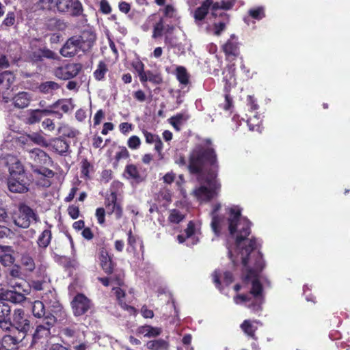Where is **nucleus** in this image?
<instances>
[{"instance_id": "1", "label": "nucleus", "mask_w": 350, "mask_h": 350, "mask_svg": "<svg viewBox=\"0 0 350 350\" xmlns=\"http://www.w3.org/2000/svg\"><path fill=\"white\" fill-rule=\"evenodd\" d=\"M228 213V231L230 236H235L236 246L241 250V263L246 267L251 254L257 248L256 237L248 239L252 232V223L247 218L241 217V212L238 207L230 208Z\"/></svg>"}, {"instance_id": "2", "label": "nucleus", "mask_w": 350, "mask_h": 350, "mask_svg": "<svg viewBox=\"0 0 350 350\" xmlns=\"http://www.w3.org/2000/svg\"><path fill=\"white\" fill-rule=\"evenodd\" d=\"M187 168L190 174L202 177L203 170L205 176H210L215 172L217 176L219 165L217 154L213 148L202 146L195 147L190 152Z\"/></svg>"}, {"instance_id": "3", "label": "nucleus", "mask_w": 350, "mask_h": 350, "mask_svg": "<svg viewBox=\"0 0 350 350\" xmlns=\"http://www.w3.org/2000/svg\"><path fill=\"white\" fill-rule=\"evenodd\" d=\"M7 167L10 176L8 187L12 193H25L29 190V184L24 167L18 159L12 154H0V167Z\"/></svg>"}, {"instance_id": "4", "label": "nucleus", "mask_w": 350, "mask_h": 350, "mask_svg": "<svg viewBox=\"0 0 350 350\" xmlns=\"http://www.w3.org/2000/svg\"><path fill=\"white\" fill-rule=\"evenodd\" d=\"M38 5L42 9L77 17L83 14V5L79 0H39Z\"/></svg>"}, {"instance_id": "5", "label": "nucleus", "mask_w": 350, "mask_h": 350, "mask_svg": "<svg viewBox=\"0 0 350 350\" xmlns=\"http://www.w3.org/2000/svg\"><path fill=\"white\" fill-rule=\"evenodd\" d=\"M243 284L251 283L252 287L250 291V295L253 297V301L247 305V307L253 311L261 310V304L263 301V286L260 281L258 273L252 269H247L245 273L241 276Z\"/></svg>"}, {"instance_id": "6", "label": "nucleus", "mask_w": 350, "mask_h": 350, "mask_svg": "<svg viewBox=\"0 0 350 350\" xmlns=\"http://www.w3.org/2000/svg\"><path fill=\"white\" fill-rule=\"evenodd\" d=\"M111 292L116 297L118 305L124 310L135 312V308L126 302V291L128 288L124 282V273L122 271H113V263L111 260Z\"/></svg>"}, {"instance_id": "7", "label": "nucleus", "mask_w": 350, "mask_h": 350, "mask_svg": "<svg viewBox=\"0 0 350 350\" xmlns=\"http://www.w3.org/2000/svg\"><path fill=\"white\" fill-rule=\"evenodd\" d=\"M217 176L215 172H211L210 176L198 178L199 180H204L209 186L207 187L201 185L193 191L192 194L198 201L208 202L219 194L221 184L217 179Z\"/></svg>"}, {"instance_id": "8", "label": "nucleus", "mask_w": 350, "mask_h": 350, "mask_svg": "<svg viewBox=\"0 0 350 350\" xmlns=\"http://www.w3.org/2000/svg\"><path fill=\"white\" fill-rule=\"evenodd\" d=\"M235 64H230L227 65L222 72L224 75L223 82H224V91L225 92V101L224 103L220 105V107L225 111H230L233 107V100L230 94V92L235 81Z\"/></svg>"}, {"instance_id": "9", "label": "nucleus", "mask_w": 350, "mask_h": 350, "mask_svg": "<svg viewBox=\"0 0 350 350\" xmlns=\"http://www.w3.org/2000/svg\"><path fill=\"white\" fill-rule=\"evenodd\" d=\"M56 319L53 315H47L44 317L42 322L38 324L33 335L34 342L46 338L51 335V328L54 325Z\"/></svg>"}, {"instance_id": "10", "label": "nucleus", "mask_w": 350, "mask_h": 350, "mask_svg": "<svg viewBox=\"0 0 350 350\" xmlns=\"http://www.w3.org/2000/svg\"><path fill=\"white\" fill-rule=\"evenodd\" d=\"M37 216L33 211L27 205H21L19 208V215L14 219L16 226L27 228L32 221H36Z\"/></svg>"}, {"instance_id": "11", "label": "nucleus", "mask_w": 350, "mask_h": 350, "mask_svg": "<svg viewBox=\"0 0 350 350\" xmlns=\"http://www.w3.org/2000/svg\"><path fill=\"white\" fill-rule=\"evenodd\" d=\"M82 68L80 64H68L59 66L54 70L56 77L62 80H69L76 77Z\"/></svg>"}, {"instance_id": "12", "label": "nucleus", "mask_w": 350, "mask_h": 350, "mask_svg": "<svg viewBox=\"0 0 350 350\" xmlns=\"http://www.w3.org/2000/svg\"><path fill=\"white\" fill-rule=\"evenodd\" d=\"M43 114H55L57 118L61 117V114L52 110L30 109L27 110L21 116L22 121L26 124H34L39 122Z\"/></svg>"}, {"instance_id": "13", "label": "nucleus", "mask_w": 350, "mask_h": 350, "mask_svg": "<svg viewBox=\"0 0 350 350\" xmlns=\"http://www.w3.org/2000/svg\"><path fill=\"white\" fill-rule=\"evenodd\" d=\"M236 36L232 35L230 38L221 46L226 59L228 62L235 60L240 55L239 44L237 40H234Z\"/></svg>"}, {"instance_id": "14", "label": "nucleus", "mask_w": 350, "mask_h": 350, "mask_svg": "<svg viewBox=\"0 0 350 350\" xmlns=\"http://www.w3.org/2000/svg\"><path fill=\"white\" fill-rule=\"evenodd\" d=\"M13 326L19 332L26 334L30 329V322L25 317L24 310L16 309L13 315Z\"/></svg>"}, {"instance_id": "15", "label": "nucleus", "mask_w": 350, "mask_h": 350, "mask_svg": "<svg viewBox=\"0 0 350 350\" xmlns=\"http://www.w3.org/2000/svg\"><path fill=\"white\" fill-rule=\"evenodd\" d=\"M71 304L75 316H81L85 314L90 308V299L83 294L77 295Z\"/></svg>"}, {"instance_id": "16", "label": "nucleus", "mask_w": 350, "mask_h": 350, "mask_svg": "<svg viewBox=\"0 0 350 350\" xmlns=\"http://www.w3.org/2000/svg\"><path fill=\"white\" fill-rule=\"evenodd\" d=\"M81 51L80 40L77 37L69 38L60 50V53L66 57L75 56L78 51Z\"/></svg>"}, {"instance_id": "17", "label": "nucleus", "mask_w": 350, "mask_h": 350, "mask_svg": "<svg viewBox=\"0 0 350 350\" xmlns=\"http://www.w3.org/2000/svg\"><path fill=\"white\" fill-rule=\"evenodd\" d=\"M32 99V94L27 92H20L12 96L11 102L14 107L23 109L29 107Z\"/></svg>"}, {"instance_id": "18", "label": "nucleus", "mask_w": 350, "mask_h": 350, "mask_svg": "<svg viewBox=\"0 0 350 350\" xmlns=\"http://www.w3.org/2000/svg\"><path fill=\"white\" fill-rule=\"evenodd\" d=\"M221 208L220 204H216L213 206V210L211 212L212 221L211 223L212 230L214 233L219 236L221 233V226L224 223V216L219 215L217 212Z\"/></svg>"}, {"instance_id": "19", "label": "nucleus", "mask_w": 350, "mask_h": 350, "mask_svg": "<svg viewBox=\"0 0 350 350\" xmlns=\"http://www.w3.org/2000/svg\"><path fill=\"white\" fill-rule=\"evenodd\" d=\"M25 299V295L16 291L3 290L2 284H0V299L8 301L14 304H19Z\"/></svg>"}, {"instance_id": "20", "label": "nucleus", "mask_w": 350, "mask_h": 350, "mask_svg": "<svg viewBox=\"0 0 350 350\" xmlns=\"http://www.w3.org/2000/svg\"><path fill=\"white\" fill-rule=\"evenodd\" d=\"M77 38L80 40L81 49L84 52L93 46L96 40V34L90 29L84 30Z\"/></svg>"}, {"instance_id": "21", "label": "nucleus", "mask_w": 350, "mask_h": 350, "mask_svg": "<svg viewBox=\"0 0 350 350\" xmlns=\"http://www.w3.org/2000/svg\"><path fill=\"white\" fill-rule=\"evenodd\" d=\"M97 259L99 265L106 273H109V249L107 245H104L98 249Z\"/></svg>"}, {"instance_id": "22", "label": "nucleus", "mask_w": 350, "mask_h": 350, "mask_svg": "<svg viewBox=\"0 0 350 350\" xmlns=\"http://www.w3.org/2000/svg\"><path fill=\"white\" fill-rule=\"evenodd\" d=\"M14 251L11 246H0V261L5 266H9L14 263L15 258Z\"/></svg>"}, {"instance_id": "23", "label": "nucleus", "mask_w": 350, "mask_h": 350, "mask_svg": "<svg viewBox=\"0 0 350 350\" xmlns=\"http://www.w3.org/2000/svg\"><path fill=\"white\" fill-rule=\"evenodd\" d=\"M111 205L113 204L111 215L114 213L117 219L122 217L123 214L122 201L123 198L120 194H117L116 192H111Z\"/></svg>"}, {"instance_id": "24", "label": "nucleus", "mask_w": 350, "mask_h": 350, "mask_svg": "<svg viewBox=\"0 0 350 350\" xmlns=\"http://www.w3.org/2000/svg\"><path fill=\"white\" fill-rule=\"evenodd\" d=\"M29 158L37 165L46 164L50 160L47 154L40 148H33L28 151Z\"/></svg>"}, {"instance_id": "25", "label": "nucleus", "mask_w": 350, "mask_h": 350, "mask_svg": "<svg viewBox=\"0 0 350 350\" xmlns=\"http://www.w3.org/2000/svg\"><path fill=\"white\" fill-rule=\"evenodd\" d=\"M51 148L60 155H67L69 150V145L66 141L60 138H55L50 143Z\"/></svg>"}, {"instance_id": "26", "label": "nucleus", "mask_w": 350, "mask_h": 350, "mask_svg": "<svg viewBox=\"0 0 350 350\" xmlns=\"http://www.w3.org/2000/svg\"><path fill=\"white\" fill-rule=\"evenodd\" d=\"M15 79L13 72L5 71L0 73V92L3 93L8 90Z\"/></svg>"}, {"instance_id": "27", "label": "nucleus", "mask_w": 350, "mask_h": 350, "mask_svg": "<svg viewBox=\"0 0 350 350\" xmlns=\"http://www.w3.org/2000/svg\"><path fill=\"white\" fill-rule=\"evenodd\" d=\"M125 177L128 179H133L137 183L144 180L137 167L134 164L126 165L124 171Z\"/></svg>"}, {"instance_id": "28", "label": "nucleus", "mask_w": 350, "mask_h": 350, "mask_svg": "<svg viewBox=\"0 0 350 350\" xmlns=\"http://www.w3.org/2000/svg\"><path fill=\"white\" fill-rule=\"evenodd\" d=\"M211 4H213V0H205L200 7L196 9L194 12V18L196 21H201L206 18Z\"/></svg>"}, {"instance_id": "29", "label": "nucleus", "mask_w": 350, "mask_h": 350, "mask_svg": "<svg viewBox=\"0 0 350 350\" xmlns=\"http://www.w3.org/2000/svg\"><path fill=\"white\" fill-rule=\"evenodd\" d=\"M59 88L60 85L52 81L42 82L38 86L39 91L46 95H53Z\"/></svg>"}, {"instance_id": "30", "label": "nucleus", "mask_w": 350, "mask_h": 350, "mask_svg": "<svg viewBox=\"0 0 350 350\" xmlns=\"http://www.w3.org/2000/svg\"><path fill=\"white\" fill-rule=\"evenodd\" d=\"M240 327L247 336L254 340H257L256 332L258 328L254 325L251 320H244L241 324Z\"/></svg>"}, {"instance_id": "31", "label": "nucleus", "mask_w": 350, "mask_h": 350, "mask_svg": "<svg viewBox=\"0 0 350 350\" xmlns=\"http://www.w3.org/2000/svg\"><path fill=\"white\" fill-rule=\"evenodd\" d=\"M137 333L144 334L145 337H156L161 334V329L159 327H154L149 325L140 326L137 329Z\"/></svg>"}, {"instance_id": "32", "label": "nucleus", "mask_w": 350, "mask_h": 350, "mask_svg": "<svg viewBox=\"0 0 350 350\" xmlns=\"http://www.w3.org/2000/svg\"><path fill=\"white\" fill-rule=\"evenodd\" d=\"M18 340L11 335H5L1 340V350H13L16 348Z\"/></svg>"}, {"instance_id": "33", "label": "nucleus", "mask_w": 350, "mask_h": 350, "mask_svg": "<svg viewBox=\"0 0 350 350\" xmlns=\"http://www.w3.org/2000/svg\"><path fill=\"white\" fill-rule=\"evenodd\" d=\"M146 81H141V83L145 86V83L147 81H150L154 85H161L163 83V77L159 72H153L151 70H146L145 72Z\"/></svg>"}, {"instance_id": "34", "label": "nucleus", "mask_w": 350, "mask_h": 350, "mask_svg": "<svg viewBox=\"0 0 350 350\" xmlns=\"http://www.w3.org/2000/svg\"><path fill=\"white\" fill-rule=\"evenodd\" d=\"M176 77L180 84L187 85L189 83V75L185 67L180 66L176 68Z\"/></svg>"}, {"instance_id": "35", "label": "nucleus", "mask_w": 350, "mask_h": 350, "mask_svg": "<svg viewBox=\"0 0 350 350\" xmlns=\"http://www.w3.org/2000/svg\"><path fill=\"white\" fill-rule=\"evenodd\" d=\"M51 240V231L47 228L42 231L38 239V245L40 247L46 248L50 244Z\"/></svg>"}, {"instance_id": "36", "label": "nucleus", "mask_w": 350, "mask_h": 350, "mask_svg": "<svg viewBox=\"0 0 350 350\" xmlns=\"http://www.w3.org/2000/svg\"><path fill=\"white\" fill-rule=\"evenodd\" d=\"M189 116L183 113H179L169 119L170 123L176 130L180 131V125L183 122H186Z\"/></svg>"}, {"instance_id": "37", "label": "nucleus", "mask_w": 350, "mask_h": 350, "mask_svg": "<svg viewBox=\"0 0 350 350\" xmlns=\"http://www.w3.org/2000/svg\"><path fill=\"white\" fill-rule=\"evenodd\" d=\"M147 348L150 350H167L168 343L163 339L150 340L147 342Z\"/></svg>"}, {"instance_id": "38", "label": "nucleus", "mask_w": 350, "mask_h": 350, "mask_svg": "<svg viewBox=\"0 0 350 350\" xmlns=\"http://www.w3.org/2000/svg\"><path fill=\"white\" fill-rule=\"evenodd\" d=\"M52 107L57 110V111H54L55 112H58L61 115L62 114L59 113V111H61L63 113H68L72 109L71 103L68 100H59L53 105ZM61 118L62 117L59 118Z\"/></svg>"}, {"instance_id": "39", "label": "nucleus", "mask_w": 350, "mask_h": 350, "mask_svg": "<svg viewBox=\"0 0 350 350\" xmlns=\"http://www.w3.org/2000/svg\"><path fill=\"white\" fill-rule=\"evenodd\" d=\"M63 335L72 343L77 341L79 337V332L75 327H66L62 330Z\"/></svg>"}, {"instance_id": "40", "label": "nucleus", "mask_w": 350, "mask_h": 350, "mask_svg": "<svg viewBox=\"0 0 350 350\" xmlns=\"http://www.w3.org/2000/svg\"><path fill=\"white\" fill-rule=\"evenodd\" d=\"M27 139H29L36 144H38L43 147H46L49 146V144L47 143L45 138L37 133H33L31 135H28L25 140L27 141Z\"/></svg>"}, {"instance_id": "41", "label": "nucleus", "mask_w": 350, "mask_h": 350, "mask_svg": "<svg viewBox=\"0 0 350 350\" xmlns=\"http://www.w3.org/2000/svg\"><path fill=\"white\" fill-rule=\"evenodd\" d=\"M265 267V263L262 258V254L261 252H258L256 254L254 267L252 269L258 273V275H260V273L262 272Z\"/></svg>"}, {"instance_id": "42", "label": "nucleus", "mask_w": 350, "mask_h": 350, "mask_svg": "<svg viewBox=\"0 0 350 350\" xmlns=\"http://www.w3.org/2000/svg\"><path fill=\"white\" fill-rule=\"evenodd\" d=\"M131 66L134 68V70L137 72L140 81H146V80L145 78L146 71L144 70V64H143V62H141L140 60L133 61L131 63Z\"/></svg>"}, {"instance_id": "43", "label": "nucleus", "mask_w": 350, "mask_h": 350, "mask_svg": "<svg viewBox=\"0 0 350 350\" xmlns=\"http://www.w3.org/2000/svg\"><path fill=\"white\" fill-rule=\"evenodd\" d=\"M32 312L34 317L41 318L45 314L44 304L40 301H35L32 306Z\"/></svg>"}, {"instance_id": "44", "label": "nucleus", "mask_w": 350, "mask_h": 350, "mask_svg": "<svg viewBox=\"0 0 350 350\" xmlns=\"http://www.w3.org/2000/svg\"><path fill=\"white\" fill-rule=\"evenodd\" d=\"M21 264L28 271H33L36 267L33 259L28 254L23 255Z\"/></svg>"}, {"instance_id": "45", "label": "nucleus", "mask_w": 350, "mask_h": 350, "mask_svg": "<svg viewBox=\"0 0 350 350\" xmlns=\"http://www.w3.org/2000/svg\"><path fill=\"white\" fill-rule=\"evenodd\" d=\"M185 218V215H183L178 209H172L170 211V215L168 217V221L170 223L178 224L182 221Z\"/></svg>"}, {"instance_id": "46", "label": "nucleus", "mask_w": 350, "mask_h": 350, "mask_svg": "<svg viewBox=\"0 0 350 350\" xmlns=\"http://www.w3.org/2000/svg\"><path fill=\"white\" fill-rule=\"evenodd\" d=\"M108 70L107 66L103 62H100L97 68L94 72V75L97 80H101L104 78L106 72Z\"/></svg>"}, {"instance_id": "47", "label": "nucleus", "mask_w": 350, "mask_h": 350, "mask_svg": "<svg viewBox=\"0 0 350 350\" xmlns=\"http://www.w3.org/2000/svg\"><path fill=\"white\" fill-rule=\"evenodd\" d=\"M234 301L237 304L248 303L246 305L247 306L248 304L252 302L253 297H252V295L247 294H237L234 297Z\"/></svg>"}, {"instance_id": "48", "label": "nucleus", "mask_w": 350, "mask_h": 350, "mask_svg": "<svg viewBox=\"0 0 350 350\" xmlns=\"http://www.w3.org/2000/svg\"><path fill=\"white\" fill-rule=\"evenodd\" d=\"M249 15L254 19L260 20L265 16L264 9L262 7L250 9Z\"/></svg>"}, {"instance_id": "49", "label": "nucleus", "mask_w": 350, "mask_h": 350, "mask_svg": "<svg viewBox=\"0 0 350 350\" xmlns=\"http://www.w3.org/2000/svg\"><path fill=\"white\" fill-rule=\"evenodd\" d=\"M164 29L163 20H160L154 25L152 32V38H157L162 36Z\"/></svg>"}, {"instance_id": "50", "label": "nucleus", "mask_w": 350, "mask_h": 350, "mask_svg": "<svg viewBox=\"0 0 350 350\" xmlns=\"http://www.w3.org/2000/svg\"><path fill=\"white\" fill-rule=\"evenodd\" d=\"M40 50H41V55L42 56L43 59L44 58L49 59H56L58 58L57 54L49 49L42 48V49H40Z\"/></svg>"}, {"instance_id": "51", "label": "nucleus", "mask_w": 350, "mask_h": 350, "mask_svg": "<svg viewBox=\"0 0 350 350\" xmlns=\"http://www.w3.org/2000/svg\"><path fill=\"white\" fill-rule=\"evenodd\" d=\"M141 144V140L139 137L133 135L129 137L127 142V145L131 149H137Z\"/></svg>"}, {"instance_id": "52", "label": "nucleus", "mask_w": 350, "mask_h": 350, "mask_svg": "<svg viewBox=\"0 0 350 350\" xmlns=\"http://www.w3.org/2000/svg\"><path fill=\"white\" fill-rule=\"evenodd\" d=\"M129 157V152L125 147L120 148L118 152L116 153L115 159L116 163H118L122 159H126Z\"/></svg>"}, {"instance_id": "53", "label": "nucleus", "mask_w": 350, "mask_h": 350, "mask_svg": "<svg viewBox=\"0 0 350 350\" xmlns=\"http://www.w3.org/2000/svg\"><path fill=\"white\" fill-rule=\"evenodd\" d=\"M33 171L38 174L43 175L44 176L47 178H51L55 174L53 171L45 167L38 168L36 167L35 168H33Z\"/></svg>"}, {"instance_id": "54", "label": "nucleus", "mask_w": 350, "mask_h": 350, "mask_svg": "<svg viewBox=\"0 0 350 350\" xmlns=\"http://www.w3.org/2000/svg\"><path fill=\"white\" fill-rule=\"evenodd\" d=\"M15 14L13 12H9L3 21V25L6 27H11L15 23Z\"/></svg>"}, {"instance_id": "55", "label": "nucleus", "mask_w": 350, "mask_h": 350, "mask_svg": "<svg viewBox=\"0 0 350 350\" xmlns=\"http://www.w3.org/2000/svg\"><path fill=\"white\" fill-rule=\"evenodd\" d=\"M226 27V25L224 22L214 23V34L217 36H220L221 32L225 30Z\"/></svg>"}, {"instance_id": "56", "label": "nucleus", "mask_w": 350, "mask_h": 350, "mask_svg": "<svg viewBox=\"0 0 350 350\" xmlns=\"http://www.w3.org/2000/svg\"><path fill=\"white\" fill-rule=\"evenodd\" d=\"M142 132H143V134H144V135L145 137L146 142L147 144H152V143H154L157 139V138L159 137V135H154V134L148 132L146 130H143Z\"/></svg>"}, {"instance_id": "57", "label": "nucleus", "mask_w": 350, "mask_h": 350, "mask_svg": "<svg viewBox=\"0 0 350 350\" xmlns=\"http://www.w3.org/2000/svg\"><path fill=\"white\" fill-rule=\"evenodd\" d=\"M195 232L196 226L193 221H189V223L187 224V226L185 230V235L187 236V238H190L195 234Z\"/></svg>"}, {"instance_id": "58", "label": "nucleus", "mask_w": 350, "mask_h": 350, "mask_svg": "<svg viewBox=\"0 0 350 350\" xmlns=\"http://www.w3.org/2000/svg\"><path fill=\"white\" fill-rule=\"evenodd\" d=\"M96 217L98 222L103 225L105 224V211L103 208H98L96 211Z\"/></svg>"}, {"instance_id": "59", "label": "nucleus", "mask_w": 350, "mask_h": 350, "mask_svg": "<svg viewBox=\"0 0 350 350\" xmlns=\"http://www.w3.org/2000/svg\"><path fill=\"white\" fill-rule=\"evenodd\" d=\"M133 98L141 103L144 102L146 100V96L144 92L142 90H137L133 93Z\"/></svg>"}, {"instance_id": "60", "label": "nucleus", "mask_w": 350, "mask_h": 350, "mask_svg": "<svg viewBox=\"0 0 350 350\" xmlns=\"http://www.w3.org/2000/svg\"><path fill=\"white\" fill-rule=\"evenodd\" d=\"M119 10L124 13L128 14L131 8V4L124 1H121L118 3Z\"/></svg>"}, {"instance_id": "61", "label": "nucleus", "mask_w": 350, "mask_h": 350, "mask_svg": "<svg viewBox=\"0 0 350 350\" xmlns=\"http://www.w3.org/2000/svg\"><path fill=\"white\" fill-rule=\"evenodd\" d=\"M104 117H105L104 111L102 109L98 110L96 113V114L94 117V119H93L94 125L96 126V125L100 124L101 123L102 120H103Z\"/></svg>"}, {"instance_id": "62", "label": "nucleus", "mask_w": 350, "mask_h": 350, "mask_svg": "<svg viewBox=\"0 0 350 350\" xmlns=\"http://www.w3.org/2000/svg\"><path fill=\"white\" fill-rule=\"evenodd\" d=\"M137 242L136 237L133 235L131 230H130L128 233V244L129 247L131 248V250L135 252V243Z\"/></svg>"}, {"instance_id": "63", "label": "nucleus", "mask_w": 350, "mask_h": 350, "mask_svg": "<svg viewBox=\"0 0 350 350\" xmlns=\"http://www.w3.org/2000/svg\"><path fill=\"white\" fill-rule=\"evenodd\" d=\"M10 312V308L3 301H0V317L8 316Z\"/></svg>"}, {"instance_id": "64", "label": "nucleus", "mask_w": 350, "mask_h": 350, "mask_svg": "<svg viewBox=\"0 0 350 350\" xmlns=\"http://www.w3.org/2000/svg\"><path fill=\"white\" fill-rule=\"evenodd\" d=\"M141 313L143 317L146 319H152L154 317V312L152 310L148 309L146 306H143L141 309Z\"/></svg>"}]
</instances>
